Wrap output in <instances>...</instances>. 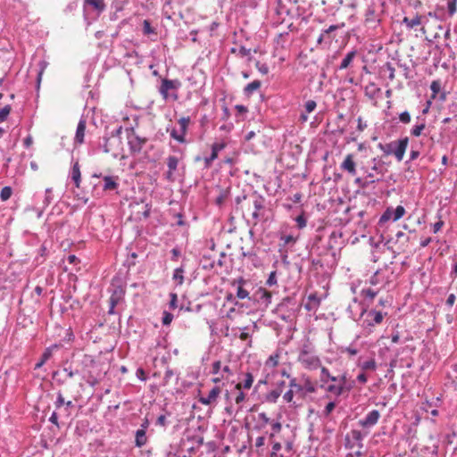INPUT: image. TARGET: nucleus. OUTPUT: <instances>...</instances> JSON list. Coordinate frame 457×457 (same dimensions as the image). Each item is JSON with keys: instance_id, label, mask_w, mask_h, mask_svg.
<instances>
[{"instance_id": "61", "label": "nucleus", "mask_w": 457, "mask_h": 457, "mask_svg": "<svg viewBox=\"0 0 457 457\" xmlns=\"http://www.w3.org/2000/svg\"><path fill=\"white\" fill-rule=\"evenodd\" d=\"M430 89L432 91V98H435L436 94L439 93L440 89H441V84L439 81L437 80H434L431 82V85H430Z\"/></svg>"}, {"instance_id": "48", "label": "nucleus", "mask_w": 457, "mask_h": 457, "mask_svg": "<svg viewBox=\"0 0 457 457\" xmlns=\"http://www.w3.org/2000/svg\"><path fill=\"white\" fill-rule=\"evenodd\" d=\"M360 366L363 370H375L377 368V364L374 359L365 361L362 363H361Z\"/></svg>"}, {"instance_id": "57", "label": "nucleus", "mask_w": 457, "mask_h": 457, "mask_svg": "<svg viewBox=\"0 0 457 457\" xmlns=\"http://www.w3.org/2000/svg\"><path fill=\"white\" fill-rule=\"evenodd\" d=\"M278 358H279V354L278 353H275V354H272L270 355L268 360L266 361V366H270V367H276L278 366Z\"/></svg>"}, {"instance_id": "50", "label": "nucleus", "mask_w": 457, "mask_h": 457, "mask_svg": "<svg viewBox=\"0 0 457 457\" xmlns=\"http://www.w3.org/2000/svg\"><path fill=\"white\" fill-rule=\"evenodd\" d=\"M405 213V209L402 205H398L395 210L393 209V220H400Z\"/></svg>"}, {"instance_id": "24", "label": "nucleus", "mask_w": 457, "mask_h": 457, "mask_svg": "<svg viewBox=\"0 0 457 457\" xmlns=\"http://www.w3.org/2000/svg\"><path fill=\"white\" fill-rule=\"evenodd\" d=\"M243 379L235 385V389H250L253 383V376L251 372H246L243 375Z\"/></svg>"}, {"instance_id": "25", "label": "nucleus", "mask_w": 457, "mask_h": 457, "mask_svg": "<svg viewBox=\"0 0 457 457\" xmlns=\"http://www.w3.org/2000/svg\"><path fill=\"white\" fill-rule=\"evenodd\" d=\"M70 177L71 180L74 182L75 187L79 188L80 187L81 182V172L79 162H75L73 163L70 172Z\"/></svg>"}, {"instance_id": "33", "label": "nucleus", "mask_w": 457, "mask_h": 457, "mask_svg": "<svg viewBox=\"0 0 457 457\" xmlns=\"http://www.w3.org/2000/svg\"><path fill=\"white\" fill-rule=\"evenodd\" d=\"M184 273L185 268L183 265L174 270L172 278L177 285L181 286L184 283Z\"/></svg>"}, {"instance_id": "53", "label": "nucleus", "mask_w": 457, "mask_h": 457, "mask_svg": "<svg viewBox=\"0 0 457 457\" xmlns=\"http://www.w3.org/2000/svg\"><path fill=\"white\" fill-rule=\"evenodd\" d=\"M255 67L258 70V71L262 75H267L270 72V68L267 63L256 61Z\"/></svg>"}, {"instance_id": "59", "label": "nucleus", "mask_w": 457, "mask_h": 457, "mask_svg": "<svg viewBox=\"0 0 457 457\" xmlns=\"http://www.w3.org/2000/svg\"><path fill=\"white\" fill-rule=\"evenodd\" d=\"M173 320V314H171L170 312H167V311H164L162 312V325L164 326H168L171 323Z\"/></svg>"}, {"instance_id": "18", "label": "nucleus", "mask_w": 457, "mask_h": 457, "mask_svg": "<svg viewBox=\"0 0 457 457\" xmlns=\"http://www.w3.org/2000/svg\"><path fill=\"white\" fill-rule=\"evenodd\" d=\"M342 170L347 171L350 175L354 176L357 173L356 162L353 160V155L349 154L345 156V160L340 165Z\"/></svg>"}, {"instance_id": "35", "label": "nucleus", "mask_w": 457, "mask_h": 457, "mask_svg": "<svg viewBox=\"0 0 457 457\" xmlns=\"http://www.w3.org/2000/svg\"><path fill=\"white\" fill-rule=\"evenodd\" d=\"M403 23L406 26L407 29H411L421 23V17L418 14L411 19L404 17Z\"/></svg>"}, {"instance_id": "38", "label": "nucleus", "mask_w": 457, "mask_h": 457, "mask_svg": "<svg viewBox=\"0 0 457 457\" xmlns=\"http://www.w3.org/2000/svg\"><path fill=\"white\" fill-rule=\"evenodd\" d=\"M227 146V143L222 141L219 143H214L212 145V153L211 156L216 160L218 158L219 153L223 150Z\"/></svg>"}, {"instance_id": "60", "label": "nucleus", "mask_w": 457, "mask_h": 457, "mask_svg": "<svg viewBox=\"0 0 457 457\" xmlns=\"http://www.w3.org/2000/svg\"><path fill=\"white\" fill-rule=\"evenodd\" d=\"M425 129V123H421V124H419V125H415L411 130V134L414 137H420L423 131V129Z\"/></svg>"}, {"instance_id": "32", "label": "nucleus", "mask_w": 457, "mask_h": 457, "mask_svg": "<svg viewBox=\"0 0 457 457\" xmlns=\"http://www.w3.org/2000/svg\"><path fill=\"white\" fill-rule=\"evenodd\" d=\"M281 395L279 389H272L271 391L265 394L263 400L266 403H275Z\"/></svg>"}, {"instance_id": "63", "label": "nucleus", "mask_w": 457, "mask_h": 457, "mask_svg": "<svg viewBox=\"0 0 457 457\" xmlns=\"http://www.w3.org/2000/svg\"><path fill=\"white\" fill-rule=\"evenodd\" d=\"M335 407H336L335 402L328 403L323 410V416L328 417L330 415V413L334 411Z\"/></svg>"}, {"instance_id": "56", "label": "nucleus", "mask_w": 457, "mask_h": 457, "mask_svg": "<svg viewBox=\"0 0 457 457\" xmlns=\"http://www.w3.org/2000/svg\"><path fill=\"white\" fill-rule=\"evenodd\" d=\"M295 395V390H293V389H291L289 387V389L283 395V400L287 403H293V404H295V402H294Z\"/></svg>"}, {"instance_id": "46", "label": "nucleus", "mask_w": 457, "mask_h": 457, "mask_svg": "<svg viewBox=\"0 0 457 457\" xmlns=\"http://www.w3.org/2000/svg\"><path fill=\"white\" fill-rule=\"evenodd\" d=\"M12 195V188L10 186H5L2 188L0 192V198L3 202H5L10 199Z\"/></svg>"}, {"instance_id": "14", "label": "nucleus", "mask_w": 457, "mask_h": 457, "mask_svg": "<svg viewBox=\"0 0 457 457\" xmlns=\"http://www.w3.org/2000/svg\"><path fill=\"white\" fill-rule=\"evenodd\" d=\"M380 418V412L378 410L370 411L363 419L358 421V424L364 428H370L375 426Z\"/></svg>"}, {"instance_id": "43", "label": "nucleus", "mask_w": 457, "mask_h": 457, "mask_svg": "<svg viewBox=\"0 0 457 457\" xmlns=\"http://www.w3.org/2000/svg\"><path fill=\"white\" fill-rule=\"evenodd\" d=\"M242 255L244 257H246L255 267L259 266L261 264V260L260 258L258 257V255L253 252V251H249V252H244L242 253Z\"/></svg>"}, {"instance_id": "10", "label": "nucleus", "mask_w": 457, "mask_h": 457, "mask_svg": "<svg viewBox=\"0 0 457 457\" xmlns=\"http://www.w3.org/2000/svg\"><path fill=\"white\" fill-rule=\"evenodd\" d=\"M181 87V82L179 79H162V84L159 87V93L163 99H168L170 90H178Z\"/></svg>"}, {"instance_id": "2", "label": "nucleus", "mask_w": 457, "mask_h": 457, "mask_svg": "<svg viewBox=\"0 0 457 457\" xmlns=\"http://www.w3.org/2000/svg\"><path fill=\"white\" fill-rule=\"evenodd\" d=\"M248 200L249 204L253 206L252 219L253 226H256L259 222L268 221L270 211L267 207L266 198L257 191H253L248 195Z\"/></svg>"}, {"instance_id": "17", "label": "nucleus", "mask_w": 457, "mask_h": 457, "mask_svg": "<svg viewBox=\"0 0 457 457\" xmlns=\"http://www.w3.org/2000/svg\"><path fill=\"white\" fill-rule=\"evenodd\" d=\"M252 299L261 304L268 306L271 302V294L267 289L260 287L253 295Z\"/></svg>"}, {"instance_id": "36", "label": "nucleus", "mask_w": 457, "mask_h": 457, "mask_svg": "<svg viewBox=\"0 0 457 457\" xmlns=\"http://www.w3.org/2000/svg\"><path fill=\"white\" fill-rule=\"evenodd\" d=\"M231 394L234 395V401H235L236 404L239 405L238 409H241L242 408L241 404L245 400V394L243 392L242 389L238 390V389H235V387L233 388Z\"/></svg>"}, {"instance_id": "5", "label": "nucleus", "mask_w": 457, "mask_h": 457, "mask_svg": "<svg viewBox=\"0 0 457 457\" xmlns=\"http://www.w3.org/2000/svg\"><path fill=\"white\" fill-rule=\"evenodd\" d=\"M408 145L409 137H404L387 144L379 143L378 147L385 154V155H394L397 162H402Z\"/></svg>"}, {"instance_id": "22", "label": "nucleus", "mask_w": 457, "mask_h": 457, "mask_svg": "<svg viewBox=\"0 0 457 457\" xmlns=\"http://www.w3.org/2000/svg\"><path fill=\"white\" fill-rule=\"evenodd\" d=\"M220 392V386H216L209 392L207 396H201L199 402L204 405H211L216 401Z\"/></svg>"}, {"instance_id": "64", "label": "nucleus", "mask_w": 457, "mask_h": 457, "mask_svg": "<svg viewBox=\"0 0 457 457\" xmlns=\"http://www.w3.org/2000/svg\"><path fill=\"white\" fill-rule=\"evenodd\" d=\"M317 104L314 100H308L304 104V109L307 113L312 112L316 109Z\"/></svg>"}, {"instance_id": "34", "label": "nucleus", "mask_w": 457, "mask_h": 457, "mask_svg": "<svg viewBox=\"0 0 457 457\" xmlns=\"http://www.w3.org/2000/svg\"><path fill=\"white\" fill-rule=\"evenodd\" d=\"M101 378L102 373L100 371L94 373L92 370H90L88 371L86 381L91 386H95L100 382Z\"/></svg>"}, {"instance_id": "6", "label": "nucleus", "mask_w": 457, "mask_h": 457, "mask_svg": "<svg viewBox=\"0 0 457 457\" xmlns=\"http://www.w3.org/2000/svg\"><path fill=\"white\" fill-rule=\"evenodd\" d=\"M126 134L130 154L132 155L140 154L147 142V138L137 135L134 128H127Z\"/></svg>"}, {"instance_id": "4", "label": "nucleus", "mask_w": 457, "mask_h": 457, "mask_svg": "<svg viewBox=\"0 0 457 457\" xmlns=\"http://www.w3.org/2000/svg\"><path fill=\"white\" fill-rule=\"evenodd\" d=\"M121 131L122 126L120 125L111 131H106L105 135L103 137V141L100 143V146L104 153L112 154L113 156L119 154L122 145Z\"/></svg>"}, {"instance_id": "37", "label": "nucleus", "mask_w": 457, "mask_h": 457, "mask_svg": "<svg viewBox=\"0 0 457 457\" xmlns=\"http://www.w3.org/2000/svg\"><path fill=\"white\" fill-rule=\"evenodd\" d=\"M379 91L380 88L378 87L373 82H370L365 87V95L370 99H373Z\"/></svg>"}, {"instance_id": "58", "label": "nucleus", "mask_w": 457, "mask_h": 457, "mask_svg": "<svg viewBox=\"0 0 457 457\" xmlns=\"http://www.w3.org/2000/svg\"><path fill=\"white\" fill-rule=\"evenodd\" d=\"M295 221H296L298 228L302 229V228H305L306 224H307V220L304 216V213L302 212L300 215H298L295 218Z\"/></svg>"}, {"instance_id": "44", "label": "nucleus", "mask_w": 457, "mask_h": 457, "mask_svg": "<svg viewBox=\"0 0 457 457\" xmlns=\"http://www.w3.org/2000/svg\"><path fill=\"white\" fill-rule=\"evenodd\" d=\"M275 12L278 16L290 14L289 9L283 4L282 0H277V6Z\"/></svg>"}, {"instance_id": "39", "label": "nucleus", "mask_w": 457, "mask_h": 457, "mask_svg": "<svg viewBox=\"0 0 457 457\" xmlns=\"http://www.w3.org/2000/svg\"><path fill=\"white\" fill-rule=\"evenodd\" d=\"M378 291L373 290L371 288H363L361 291V296L363 297L364 300L372 302L373 299L377 296Z\"/></svg>"}, {"instance_id": "13", "label": "nucleus", "mask_w": 457, "mask_h": 457, "mask_svg": "<svg viewBox=\"0 0 457 457\" xmlns=\"http://www.w3.org/2000/svg\"><path fill=\"white\" fill-rule=\"evenodd\" d=\"M231 284L233 287L237 286L236 295L237 299L243 300L247 298L252 300V297L249 295V291L245 287V286L247 284V281L244 278L240 277L237 279H234Z\"/></svg>"}, {"instance_id": "28", "label": "nucleus", "mask_w": 457, "mask_h": 457, "mask_svg": "<svg viewBox=\"0 0 457 457\" xmlns=\"http://www.w3.org/2000/svg\"><path fill=\"white\" fill-rule=\"evenodd\" d=\"M146 443V431H144V429H137L135 433V446L140 448L145 445Z\"/></svg>"}, {"instance_id": "51", "label": "nucleus", "mask_w": 457, "mask_h": 457, "mask_svg": "<svg viewBox=\"0 0 457 457\" xmlns=\"http://www.w3.org/2000/svg\"><path fill=\"white\" fill-rule=\"evenodd\" d=\"M448 16L452 17L457 11V0H446Z\"/></svg>"}, {"instance_id": "7", "label": "nucleus", "mask_w": 457, "mask_h": 457, "mask_svg": "<svg viewBox=\"0 0 457 457\" xmlns=\"http://www.w3.org/2000/svg\"><path fill=\"white\" fill-rule=\"evenodd\" d=\"M297 360L304 369L309 370H315L321 366L320 358L308 351L306 347L300 351Z\"/></svg>"}, {"instance_id": "42", "label": "nucleus", "mask_w": 457, "mask_h": 457, "mask_svg": "<svg viewBox=\"0 0 457 457\" xmlns=\"http://www.w3.org/2000/svg\"><path fill=\"white\" fill-rule=\"evenodd\" d=\"M187 440L195 445L196 448H199L204 445V436L196 432L193 435L187 436Z\"/></svg>"}, {"instance_id": "20", "label": "nucleus", "mask_w": 457, "mask_h": 457, "mask_svg": "<svg viewBox=\"0 0 457 457\" xmlns=\"http://www.w3.org/2000/svg\"><path fill=\"white\" fill-rule=\"evenodd\" d=\"M301 381L303 382V389L304 392V397L308 394H315L318 390L317 385L312 380L311 377L305 374H303L301 377Z\"/></svg>"}, {"instance_id": "11", "label": "nucleus", "mask_w": 457, "mask_h": 457, "mask_svg": "<svg viewBox=\"0 0 457 457\" xmlns=\"http://www.w3.org/2000/svg\"><path fill=\"white\" fill-rule=\"evenodd\" d=\"M363 438L364 435L357 429H353L350 432V436H346L345 437V447L346 448H353L356 445L360 449L363 447Z\"/></svg>"}, {"instance_id": "55", "label": "nucleus", "mask_w": 457, "mask_h": 457, "mask_svg": "<svg viewBox=\"0 0 457 457\" xmlns=\"http://www.w3.org/2000/svg\"><path fill=\"white\" fill-rule=\"evenodd\" d=\"M373 165L371 166V170H375L377 174L384 175L382 168L380 167V160L378 157H375L371 160Z\"/></svg>"}, {"instance_id": "21", "label": "nucleus", "mask_w": 457, "mask_h": 457, "mask_svg": "<svg viewBox=\"0 0 457 457\" xmlns=\"http://www.w3.org/2000/svg\"><path fill=\"white\" fill-rule=\"evenodd\" d=\"M344 25H345L344 23L331 25L327 29H324L319 36V37L317 39V44L321 45V44L325 43L326 45L329 46L331 44V38H327L326 34H331L334 31H336L337 29L343 28Z\"/></svg>"}, {"instance_id": "40", "label": "nucleus", "mask_w": 457, "mask_h": 457, "mask_svg": "<svg viewBox=\"0 0 457 457\" xmlns=\"http://www.w3.org/2000/svg\"><path fill=\"white\" fill-rule=\"evenodd\" d=\"M201 265L204 270H212L215 266V261L210 255L204 254L201 259Z\"/></svg>"}, {"instance_id": "30", "label": "nucleus", "mask_w": 457, "mask_h": 457, "mask_svg": "<svg viewBox=\"0 0 457 457\" xmlns=\"http://www.w3.org/2000/svg\"><path fill=\"white\" fill-rule=\"evenodd\" d=\"M262 86V83L260 80H253L251 83L247 84L244 88V94L246 96H250L258 90Z\"/></svg>"}, {"instance_id": "49", "label": "nucleus", "mask_w": 457, "mask_h": 457, "mask_svg": "<svg viewBox=\"0 0 457 457\" xmlns=\"http://www.w3.org/2000/svg\"><path fill=\"white\" fill-rule=\"evenodd\" d=\"M393 208L388 207L379 218L378 223L383 224L388 221L389 220L393 219Z\"/></svg>"}, {"instance_id": "3", "label": "nucleus", "mask_w": 457, "mask_h": 457, "mask_svg": "<svg viewBox=\"0 0 457 457\" xmlns=\"http://www.w3.org/2000/svg\"><path fill=\"white\" fill-rule=\"evenodd\" d=\"M126 282L119 276L112 278L109 287L111 296L109 298L108 314H115V307L122 303L126 295Z\"/></svg>"}, {"instance_id": "23", "label": "nucleus", "mask_w": 457, "mask_h": 457, "mask_svg": "<svg viewBox=\"0 0 457 457\" xmlns=\"http://www.w3.org/2000/svg\"><path fill=\"white\" fill-rule=\"evenodd\" d=\"M87 122L86 120L81 118L78 123L76 134L74 137V143L81 145L84 143L85 131H86Z\"/></svg>"}, {"instance_id": "45", "label": "nucleus", "mask_w": 457, "mask_h": 457, "mask_svg": "<svg viewBox=\"0 0 457 457\" xmlns=\"http://www.w3.org/2000/svg\"><path fill=\"white\" fill-rule=\"evenodd\" d=\"M228 197V191L221 189L220 191L219 195L215 199V204L218 206L221 207L224 204V203H225V201L227 200Z\"/></svg>"}, {"instance_id": "12", "label": "nucleus", "mask_w": 457, "mask_h": 457, "mask_svg": "<svg viewBox=\"0 0 457 457\" xmlns=\"http://www.w3.org/2000/svg\"><path fill=\"white\" fill-rule=\"evenodd\" d=\"M87 8H91L96 12V15H101L106 9L104 0H84L83 2V12L86 15Z\"/></svg>"}, {"instance_id": "15", "label": "nucleus", "mask_w": 457, "mask_h": 457, "mask_svg": "<svg viewBox=\"0 0 457 457\" xmlns=\"http://www.w3.org/2000/svg\"><path fill=\"white\" fill-rule=\"evenodd\" d=\"M376 4L368 5L365 11V23L367 25L375 26L380 21Z\"/></svg>"}, {"instance_id": "27", "label": "nucleus", "mask_w": 457, "mask_h": 457, "mask_svg": "<svg viewBox=\"0 0 457 457\" xmlns=\"http://www.w3.org/2000/svg\"><path fill=\"white\" fill-rule=\"evenodd\" d=\"M289 387L293 390H295V393L296 396L300 399H304V392L303 389V384L298 383L296 378H290L289 380Z\"/></svg>"}, {"instance_id": "16", "label": "nucleus", "mask_w": 457, "mask_h": 457, "mask_svg": "<svg viewBox=\"0 0 457 457\" xmlns=\"http://www.w3.org/2000/svg\"><path fill=\"white\" fill-rule=\"evenodd\" d=\"M166 164H167V167H168V170H167V172L165 174V179L168 181H171L172 182V181L175 180L174 172L178 169L179 158L177 156H175V155H170L166 159Z\"/></svg>"}, {"instance_id": "52", "label": "nucleus", "mask_w": 457, "mask_h": 457, "mask_svg": "<svg viewBox=\"0 0 457 457\" xmlns=\"http://www.w3.org/2000/svg\"><path fill=\"white\" fill-rule=\"evenodd\" d=\"M143 33L145 35L157 34L156 29L151 26V23L148 20H145L143 22Z\"/></svg>"}, {"instance_id": "41", "label": "nucleus", "mask_w": 457, "mask_h": 457, "mask_svg": "<svg viewBox=\"0 0 457 457\" xmlns=\"http://www.w3.org/2000/svg\"><path fill=\"white\" fill-rule=\"evenodd\" d=\"M379 179H367L366 178L358 177L354 179V184L361 188H367L370 185L378 181Z\"/></svg>"}, {"instance_id": "54", "label": "nucleus", "mask_w": 457, "mask_h": 457, "mask_svg": "<svg viewBox=\"0 0 457 457\" xmlns=\"http://www.w3.org/2000/svg\"><path fill=\"white\" fill-rule=\"evenodd\" d=\"M11 111H12V107L9 104H7V105L4 106L2 109H0V122H4V120H6Z\"/></svg>"}, {"instance_id": "19", "label": "nucleus", "mask_w": 457, "mask_h": 457, "mask_svg": "<svg viewBox=\"0 0 457 457\" xmlns=\"http://www.w3.org/2000/svg\"><path fill=\"white\" fill-rule=\"evenodd\" d=\"M59 345L54 344L50 345L49 347H46L45 351L43 352L40 359L35 364L34 370H38L43 367V365L52 358L53 352L54 349H58Z\"/></svg>"}, {"instance_id": "62", "label": "nucleus", "mask_w": 457, "mask_h": 457, "mask_svg": "<svg viewBox=\"0 0 457 457\" xmlns=\"http://www.w3.org/2000/svg\"><path fill=\"white\" fill-rule=\"evenodd\" d=\"M174 376V371L169 367L166 369L164 377H163V386H167L170 383V380Z\"/></svg>"}, {"instance_id": "9", "label": "nucleus", "mask_w": 457, "mask_h": 457, "mask_svg": "<svg viewBox=\"0 0 457 457\" xmlns=\"http://www.w3.org/2000/svg\"><path fill=\"white\" fill-rule=\"evenodd\" d=\"M178 123L180 127V131H178L176 129H172L170 132V137L178 141L179 143H186V134L187 132V128L190 123V117H181Z\"/></svg>"}, {"instance_id": "8", "label": "nucleus", "mask_w": 457, "mask_h": 457, "mask_svg": "<svg viewBox=\"0 0 457 457\" xmlns=\"http://www.w3.org/2000/svg\"><path fill=\"white\" fill-rule=\"evenodd\" d=\"M363 316L365 317L362 320V326L365 328L378 325L383 321L384 319V314L381 312H378L376 310H370L368 312L366 309H362L361 317Z\"/></svg>"}, {"instance_id": "31", "label": "nucleus", "mask_w": 457, "mask_h": 457, "mask_svg": "<svg viewBox=\"0 0 457 457\" xmlns=\"http://www.w3.org/2000/svg\"><path fill=\"white\" fill-rule=\"evenodd\" d=\"M61 372L64 374V378L62 379L61 378L58 379V382L60 384H63L66 382V380L68 378H72L75 375H77L79 373V370H74L71 368V366H69V367H63Z\"/></svg>"}, {"instance_id": "47", "label": "nucleus", "mask_w": 457, "mask_h": 457, "mask_svg": "<svg viewBox=\"0 0 457 457\" xmlns=\"http://www.w3.org/2000/svg\"><path fill=\"white\" fill-rule=\"evenodd\" d=\"M297 239H298V236H294L292 234L282 235L280 237V240L283 241L284 245H295V242L297 241Z\"/></svg>"}, {"instance_id": "26", "label": "nucleus", "mask_w": 457, "mask_h": 457, "mask_svg": "<svg viewBox=\"0 0 457 457\" xmlns=\"http://www.w3.org/2000/svg\"><path fill=\"white\" fill-rule=\"evenodd\" d=\"M103 179H104L103 189L104 191H112V190H116L118 188V187H119L118 177L104 176L103 178Z\"/></svg>"}, {"instance_id": "29", "label": "nucleus", "mask_w": 457, "mask_h": 457, "mask_svg": "<svg viewBox=\"0 0 457 457\" xmlns=\"http://www.w3.org/2000/svg\"><path fill=\"white\" fill-rule=\"evenodd\" d=\"M357 52L355 50L350 51L345 58L342 60L338 69L339 70H345L347 69L350 64L353 62L354 57L356 56Z\"/></svg>"}, {"instance_id": "1", "label": "nucleus", "mask_w": 457, "mask_h": 457, "mask_svg": "<svg viewBox=\"0 0 457 457\" xmlns=\"http://www.w3.org/2000/svg\"><path fill=\"white\" fill-rule=\"evenodd\" d=\"M320 382L321 389L336 397L347 396L354 386V381L347 378L346 372L333 376L326 367L321 366Z\"/></svg>"}]
</instances>
